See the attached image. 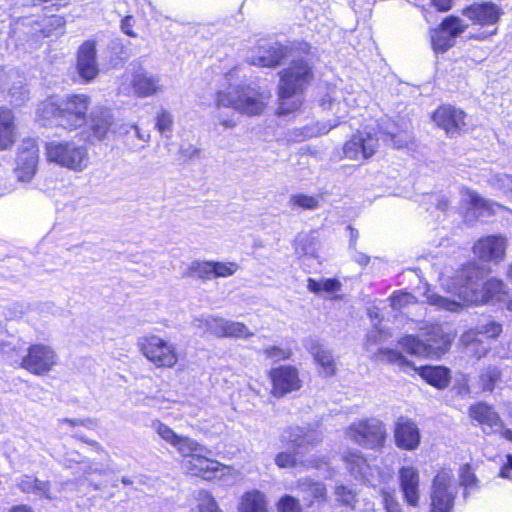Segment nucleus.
<instances>
[{
    "mask_svg": "<svg viewBox=\"0 0 512 512\" xmlns=\"http://www.w3.org/2000/svg\"><path fill=\"white\" fill-rule=\"evenodd\" d=\"M486 269L476 263L470 262L457 270L453 276L442 279L443 287L458 297V300L450 299L436 293L427 292L425 297L428 304L439 310L459 312L468 304H484L490 300H500L505 294V284L491 278L484 284H480Z\"/></svg>",
    "mask_w": 512,
    "mask_h": 512,
    "instance_id": "nucleus-1",
    "label": "nucleus"
},
{
    "mask_svg": "<svg viewBox=\"0 0 512 512\" xmlns=\"http://www.w3.org/2000/svg\"><path fill=\"white\" fill-rule=\"evenodd\" d=\"M270 94L251 85L229 86L215 95V107L232 108L246 116H257L264 112Z\"/></svg>",
    "mask_w": 512,
    "mask_h": 512,
    "instance_id": "nucleus-2",
    "label": "nucleus"
},
{
    "mask_svg": "<svg viewBox=\"0 0 512 512\" xmlns=\"http://www.w3.org/2000/svg\"><path fill=\"white\" fill-rule=\"evenodd\" d=\"M328 99H322V106L331 110L338 120L333 122H315L307 124L302 128L291 131V138L296 142L324 135L339 124V120L346 117L349 109L357 105V98L354 92H347L343 89L333 88Z\"/></svg>",
    "mask_w": 512,
    "mask_h": 512,
    "instance_id": "nucleus-3",
    "label": "nucleus"
},
{
    "mask_svg": "<svg viewBox=\"0 0 512 512\" xmlns=\"http://www.w3.org/2000/svg\"><path fill=\"white\" fill-rule=\"evenodd\" d=\"M311 77V68L303 60L293 61L280 73L279 114H288L300 107L302 91Z\"/></svg>",
    "mask_w": 512,
    "mask_h": 512,
    "instance_id": "nucleus-4",
    "label": "nucleus"
},
{
    "mask_svg": "<svg viewBox=\"0 0 512 512\" xmlns=\"http://www.w3.org/2000/svg\"><path fill=\"white\" fill-rule=\"evenodd\" d=\"M419 330V336L423 339L406 335L398 342L409 354L419 357H438L449 349L452 337L444 332L441 325L424 324Z\"/></svg>",
    "mask_w": 512,
    "mask_h": 512,
    "instance_id": "nucleus-5",
    "label": "nucleus"
},
{
    "mask_svg": "<svg viewBox=\"0 0 512 512\" xmlns=\"http://www.w3.org/2000/svg\"><path fill=\"white\" fill-rule=\"evenodd\" d=\"M376 358L379 361L393 364L406 373L409 370L417 372L423 380L437 389L446 388L451 380L448 368L443 366L415 367L402 353L394 349H381L377 353Z\"/></svg>",
    "mask_w": 512,
    "mask_h": 512,
    "instance_id": "nucleus-6",
    "label": "nucleus"
},
{
    "mask_svg": "<svg viewBox=\"0 0 512 512\" xmlns=\"http://www.w3.org/2000/svg\"><path fill=\"white\" fill-rule=\"evenodd\" d=\"M45 149L49 162L75 172H82L88 166L89 155L85 145L54 140L48 142Z\"/></svg>",
    "mask_w": 512,
    "mask_h": 512,
    "instance_id": "nucleus-7",
    "label": "nucleus"
},
{
    "mask_svg": "<svg viewBox=\"0 0 512 512\" xmlns=\"http://www.w3.org/2000/svg\"><path fill=\"white\" fill-rule=\"evenodd\" d=\"M354 443L370 449L384 447L387 438L386 425L377 418H364L352 422L345 432Z\"/></svg>",
    "mask_w": 512,
    "mask_h": 512,
    "instance_id": "nucleus-8",
    "label": "nucleus"
},
{
    "mask_svg": "<svg viewBox=\"0 0 512 512\" xmlns=\"http://www.w3.org/2000/svg\"><path fill=\"white\" fill-rule=\"evenodd\" d=\"M137 345L143 356L157 368H173L179 360L176 345L158 335L144 336Z\"/></svg>",
    "mask_w": 512,
    "mask_h": 512,
    "instance_id": "nucleus-9",
    "label": "nucleus"
},
{
    "mask_svg": "<svg viewBox=\"0 0 512 512\" xmlns=\"http://www.w3.org/2000/svg\"><path fill=\"white\" fill-rule=\"evenodd\" d=\"M379 131L375 128H365L354 133L343 146L344 157L350 160L364 162L371 158L379 148Z\"/></svg>",
    "mask_w": 512,
    "mask_h": 512,
    "instance_id": "nucleus-10",
    "label": "nucleus"
},
{
    "mask_svg": "<svg viewBox=\"0 0 512 512\" xmlns=\"http://www.w3.org/2000/svg\"><path fill=\"white\" fill-rule=\"evenodd\" d=\"M451 470H440L433 479L431 492V512H451L457 495Z\"/></svg>",
    "mask_w": 512,
    "mask_h": 512,
    "instance_id": "nucleus-11",
    "label": "nucleus"
},
{
    "mask_svg": "<svg viewBox=\"0 0 512 512\" xmlns=\"http://www.w3.org/2000/svg\"><path fill=\"white\" fill-rule=\"evenodd\" d=\"M59 364V356L55 349L46 344H33L22 358L21 367L28 372L43 376L51 372Z\"/></svg>",
    "mask_w": 512,
    "mask_h": 512,
    "instance_id": "nucleus-12",
    "label": "nucleus"
},
{
    "mask_svg": "<svg viewBox=\"0 0 512 512\" xmlns=\"http://www.w3.org/2000/svg\"><path fill=\"white\" fill-rule=\"evenodd\" d=\"M90 103V97L85 94L67 96L62 101L60 126L69 130L82 127L87 121V111Z\"/></svg>",
    "mask_w": 512,
    "mask_h": 512,
    "instance_id": "nucleus-13",
    "label": "nucleus"
},
{
    "mask_svg": "<svg viewBox=\"0 0 512 512\" xmlns=\"http://www.w3.org/2000/svg\"><path fill=\"white\" fill-rule=\"evenodd\" d=\"M468 27L458 17L450 16L443 20L439 28L431 31L432 48L436 53H445L454 46L455 38Z\"/></svg>",
    "mask_w": 512,
    "mask_h": 512,
    "instance_id": "nucleus-14",
    "label": "nucleus"
},
{
    "mask_svg": "<svg viewBox=\"0 0 512 512\" xmlns=\"http://www.w3.org/2000/svg\"><path fill=\"white\" fill-rule=\"evenodd\" d=\"M39 149L34 139H24L18 148L15 175L18 181L27 183L34 177L38 166Z\"/></svg>",
    "mask_w": 512,
    "mask_h": 512,
    "instance_id": "nucleus-15",
    "label": "nucleus"
},
{
    "mask_svg": "<svg viewBox=\"0 0 512 512\" xmlns=\"http://www.w3.org/2000/svg\"><path fill=\"white\" fill-rule=\"evenodd\" d=\"M507 244L502 235H488L478 239L472 250L480 261L498 264L505 259Z\"/></svg>",
    "mask_w": 512,
    "mask_h": 512,
    "instance_id": "nucleus-16",
    "label": "nucleus"
},
{
    "mask_svg": "<svg viewBox=\"0 0 512 512\" xmlns=\"http://www.w3.org/2000/svg\"><path fill=\"white\" fill-rule=\"evenodd\" d=\"M152 428L162 440L175 447L186 459L204 451L203 445L189 437L176 434L169 426L159 420L152 422Z\"/></svg>",
    "mask_w": 512,
    "mask_h": 512,
    "instance_id": "nucleus-17",
    "label": "nucleus"
},
{
    "mask_svg": "<svg viewBox=\"0 0 512 512\" xmlns=\"http://www.w3.org/2000/svg\"><path fill=\"white\" fill-rule=\"evenodd\" d=\"M269 377L272 382V394L276 397H283L302 387L299 372L296 367L291 365H282L271 369Z\"/></svg>",
    "mask_w": 512,
    "mask_h": 512,
    "instance_id": "nucleus-18",
    "label": "nucleus"
},
{
    "mask_svg": "<svg viewBox=\"0 0 512 512\" xmlns=\"http://www.w3.org/2000/svg\"><path fill=\"white\" fill-rule=\"evenodd\" d=\"M287 55V48L275 41L262 40L257 48L251 51L248 62L259 67H275Z\"/></svg>",
    "mask_w": 512,
    "mask_h": 512,
    "instance_id": "nucleus-19",
    "label": "nucleus"
},
{
    "mask_svg": "<svg viewBox=\"0 0 512 512\" xmlns=\"http://www.w3.org/2000/svg\"><path fill=\"white\" fill-rule=\"evenodd\" d=\"M76 70L85 82L93 81L99 74L96 42L87 40L82 43L76 55Z\"/></svg>",
    "mask_w": 512,
    "mask_h": 512,
    "instance_id": "nucleus-20",
    "label": "nucleus"
},
{
    "mask_svg": "<svg viewBox=\"0 0 512 512\" xmlns=\"http://www.w3.org/2000/svg\"><path fill=\"white\" fill-rule=\"evenodd\" d=\"M211 451L204 447V451L195 454V456L183 461V468L187 473L193 476L211 480L217 477V473L224 469V466L218 461L212 460L209 456Z\"/></svg>",
    "mask_w": 512,
    "mask_h": 512,
    "instance_id": "nucleus-21",
    "label": "nucleus"
},
{
    "mask_svg": "<svg viewBox=\"0 0 512 512\" xmlns=\"http://www.w3.org/2000/svg\"><path fill=\"white\" fill-rule=\"evenodd\" d=\"M393 434L396 446L402 450L414 451L420 445V430L417 424L409 418H398L394 425Z\"/></svg>",
    "mask_w": 512,
    "mask_h": 512,
    "instance_id": "nucleus-22",
    "label": "nucleus"
},
{
    "mask_svg": "<svg viewBox=\"0 0 512 512\" xmlns=\"http://www.w3.org/2000/svg\"><path fill=\"white\" fill-rule=\"evenodd\" d=\"M433 121L442 128L447 135L454 136L459 133L465 123V113L450 105L439 107L433 114Z\"/></svg>",
    "mask_w": 512,
    "mask_h": 512,
    "instance_id": "nucleus-23",
    "label": "nucleus"
},
{
    "mask_svg": "<svg viewBox=\"0 0 512 512\" xmlns=\"http://www.w3.org/2000/svg\"><path fill=\"white\" fill-rule=\"evenodd\" d=\"M462 202L468 205L466 218L469 219L470 215L474 219L479 217H487L498 213L504 207L498 203L491 202L482 198L476 192L469 189L461 190Z\"/></svg>",
    "mask_w": 512,
    "mask_h": 512,
    "instance_id": "nucleus-24",
    "label": "nucleus"
},
{
    "mask_svg": "<svg viewBox=\"0 0 512 512\" xmlns=\"http://www.w3.org/2000/svg\"><path fill=\"white\" fill-rule=\"evenodd\" d=\"M347 469L350 474L359 481L376 486L379 478V471L371 467L366 459L358 452H352L344 457Z\"/></svg>",
    "mask_w": 512,
    "mask_h": 512,
    "instance_id": "nucleus-25",
    "label": "nucleus"
},
{
    "mask_svg": "<svg viewBox=\"0 0 512 512\" xmlns=\"http://www.w3.org/2000/svg\"><path fill=\"white\" fill-rule=\"evenodd\" d=\"M463 14L472 21L486 26L495 25L499 21L503 11L494 3L484 2L467 7L463 11Z\"/></svg>",
    "mask_w": 512,
    "mask_h": 512,
    "instance_id": "nucleus-26",
    "label": "nucleus"
},
{
    "mask_svg": "<svg viewBox=\"0 0 512 512\" xmlns=\"http://www.w3.org/2000/svg\"><path fill=\"white\" fill-rule=\"evenodd\" d=\"M14 74H8L0 70V86H9L7 91V101L14 107L24 105L30 97L29 90L25 87L23 81Z\"/></svg>",
    "mask_w": 512,
    "mask_h": 512,
    "instance_id": "nucleus-27",
    "label": "nucleus"
},
{
    "mask_svg": "<svg viewBox=\"0 0 512 512\" xmlns=\"http://www.w3.org/2000/svg\"><path fill=\"white\" fill-rule=\"evenodd\" d=\"M400 487L406 502L411 506L419 503V473L414 467H403L399 471Z\"/></svg>",
    "mask_w": 512,
    "mask_h": 512,
    "instance_id": "nucleus-28",
    "label": "nucleus"
},
{
    "mask_svg": "<svg viewBox=\"0 0 512 512\" xmlns=\"http://www.w3.org/2000/svg\"><path fill=\"white\" fill-rule=\"evenodd\" d=\"M469 415L472 419L477 421L484 429L488 428L492 432H497L501 429V419L499 414L493 407L479 402L470 406Z\"/></svg>",
    "mask_w": 512,
    "mask_h": 512,
    "instance_id": "nucleus-29",
    "label": "nucleus"
},
{
    "mask_svg": "<svg viewBox=\"0 0 512 512\" xmlns=\"http://www.w3.org/2000/svg\"><path fill=\"white\" fill-rule=\"evenodd\" d=\"M16 130L13 112L6 107H0V150H7L14 144Z\"/></svg>",
    "mask_w": 512,
    "mask_h": 512,
    "instance_id": "nucleus-30",
    "label": "nucleus"
},
{
    "mask_svg": "<svg viewBox=\"0 0 512 512\" xmlns=\"http://www.w3.org/2000/svg\"><path fill=\"white\" fill-rule=\"evenodd\" d=\"M133 91L140 97H147L162 92L159 78L146 72H136L131 80Z\"/></svg>",
    "mask_w": 512,
    "mask_h": 512,
    "instance_id": "nucleus-31",
    "label": "nucleus"
},
{
    "mask_svg": "<svg viewBox=\"0 0 512 512\" xmlns=\"http://www.w3.org/2000/svg\"><path fill=\"white\" fill-rule=\"evenodd\" d=\"M308 349L312 354L315 362L320 367V374L324 375L325 377L334 376L337 367L332 352L314 341L311 342V345Z\"/></svg>",
    "mask_w": 512,
    "mask_h": 512,
    "instance_id": "nucleus-32",
    "label": "nucleus"
},
{
    "mask_svg": "<svg viewBox=\"0 0 512 512\" xmlns=\"http://www.w3.org/2000/svg\"><path fill=\"white\" fill-rule=\"evenodd\" d=\"M114 118L110 109L98 107L91 112V131L97 140H103L111 126Z\"/></svg>",
    "mask_w": 512,
    "mask_h": 512,
    "instance_id": "nucleus-33",
    "label": "nucleus"
},
{
    "mask_svg": "<svg viewBox=\"0 0 512 512\" xmlns=\"http://www.w3.org/2000/svg\"><path fill=\"white\" fill-rule=\"evenodd\" d=\"M237 512H268V501L259 490L245 492L239 499Z\"/></svg>",
    "mask_w": 512,
    "mask_h": 512,
    "instance_id": "nucleus-34",
    "label": "nucleus"
},
{
    "mask_svg": "<svg viewBox=\"0 0 512 512\" xmlns=\"http://www.w3.org/2000/svg\"><path fill=\"white\" fill-rule=\"evenodd\" d=\"M461 344L467 350V353L476 357L477 359H481L486 356L489 352V346L485 345L479 339V332L474 331V329H469L464 332L460 338Z\"/></svg>",
    "mask_w": 512,
    "mask_h": 512,
    "instance_id": "nucleus-35",
    "label": "nucleus"
},
{
    "mask_svg": "<svg viewBox=\"0 0 512 512\" xmlns=\"http://www.w3.org/2000/svg\"><path fill=\"white\" fill-rule=\"evenodd\" d=\"M17 486L24 493H32L39 497L51 499L49 494L50 484L47 481H41L33 476L24 475L18 480Z\"/></svg>",
    "mask_w": 512,
    "mask_h": 512,
    "instance_id": "nucleus-36",
    "label": "nucleus"
},
{
    "mask_svg": "<svg viewBox=\"0 0 512 512\" xmlns=\"http://www.w3.org/2000/svg\"><path fill=\"white\" fill-rule=\"evenodd\" d=\"M297 487L304 495L305 500H309L310 503L313 500L324 499L326 496V487L323 483L314 482L311 479L305 478L300 479L297 483Z\"/></svg>",
    "mask_w": 512,
    "mask_h": 512,
    "instance_id": "nucleus-37",
    "label": "nucleus"
},
{
    "mask_svg": "<svg viewBox=\"0 0 512 512\" xmlns=\"http://www.w3.org/2000/svg\"><path fill=\"white\" fill-rule=\"evenodd\" d=\"M184 277H193L202 281L213 279V261H193L183 273Z\"/></svg>",
    "mask_w": 512,
    "mask_h": 512,
    "instance_id": "nucleus-38",
    "label": "nucleus"
},
{
    "mask_svg": "<svg viewBox=\"0 0 512 512\" xmlns=\"http://www.w3.org/2000/svg\"><path fill=\"white\" fill-rule=\"evenodd\" d=\"M196 505L190 512H223L215 498L206 490H199L195 493Z\"/></svg>",
    "mask_w": 512,
    "mask_h": 512,
    "instance_id": "nucleus-39",
    "label": "nucleus"
},
{
    "mask_svg": "<svg viewBox=\"0 0 512 512\" xmlns=\"http://www.w3.org/2000/svg\"><path fill=\"white\" fill-rule=\"evenodd\" d=\"M500 378L501 370L497 366H488L479 375V386L483 391L492 392Z\"/></svg>",
    "mask_w": 512,
    "mask_h": 512,
    "instance_id": "nucleus-40",
    "label": "nucleus"
},
{
    "mask_svg": "<svg viewBox=\"0 0 512 512\" xmlns=\"http://www.w3.org/2000/svg\"><path fill=\"white\" fill-rule=\"evenodd\" d=\"M295 252L299 256L315 257L317 255V241L308 234H301L295 240Z\"/></svg>",
    "mask_w": 512,
    "mask_h": 512,
    "instance_id": "nucleus-41",
    "label": "nucleus"
},
{
    "mask_svg": "<svg viewBox=\"0 0 512 512\" xmlns=\"http://www.w3.org/2000/svg\"><path fill=\"white\" fill-rule=\"evenodd\" d=\"M37 112L44 119H56L57 124L60 126V114L62 113V103L58 105L51 99L45 100L39 104Z\"/></svg>",
    "mask_w": 512,
    "mask_h": 512,
    "instance_id": "nucleus-42",
    "label": "nucleus"
},
{
    "mask_svg": "<svg viewBox=\"0 0 512 512\" xmlns=\"http://www.w3.org/2000/svg\"><path fill=\"white\" fill-rule=\"evenodd\" d=\"M320 196L306 194H293L290 197V204L305 210H315L320 205Z\"/></svg>",
    "mask_w": 512,
    "mask_h": 512,
    "instance_id": "nucleus-43",
    "label": "nucleus"
},
{
    "mask_svg": "<svg viewBox=\"0 0 512 512\" xmlns=\"http://www.w3.org/2000/svg\"><path fill=\"white\" fill-rule=\"evenodd\" d=\"M379 135H381L384 142L390 143L395 148H402L410 141V136L407 133H395L393 130L380 128Z\"/></svg>",
    "mask_w": 512,
    "mask_h": 512,
    "instance_id": "nucleus-44",
    "label": "nucleus"
},
{
    "mask_svg": "<svg viewBox=\"0 0 512 512\" xmlns=\"http://www.w3.org/2000/svg\"><path fill=\"white\" fill-rule=\"evenodd\" d=\"M199 322V327H204L207 332L217 336L224 337L225 328H226V319L223 318H214L209 317L206 319L197 320Z\"/></svg>",
    "mask_w": 512,
    "mask_h": 512,
    "instance_id": "nucleus-45",
    "label": "nucleus"
},
{
    "mask_svg": "<svg viewBox=\"0 0 512 512\" xmlns=\"http://www.w3.org/2000/svg\"><path fill=\"white\" fill-rule=\"evenodd\" d=\"M304 428L293 426L286 429L281 435V441L291 444L294 448H303Z\"/></svg>",
    "mask_w": 512,
    "mask_h": 512,
    "instance_id": "nucleus-46",
    "label": "nucleus"
},
{
    "mask_svg": "<svg viewBox=\"0 0 512 512\" xmlns=\"http://www.w3.org/2000/svg\"><path fill=\"white\" fill-rule=\"evenodd\" d=\"M489 183L493 188L502 191L512 200V176L505 173H498L489 179Z\"/></svg>",
    "mask_w": 512,
    "mask_h": 512,
    "instance_id": "nucleus-47",
    "label": "nucleus"
},
{
    "mask_svg": "<svg viewBox=\"0 0 512 512\" xmlns=\"http://www.w3.org/2000/svg\"><path fill=\"white\" fill-rule=\"evenodd\" d=\"M224 337H237V338H249L253 336V333L248 327L241 323L231 320H227Z\"/></svg>",
    "mask_w": 512,
    "mask_h": 512,
    "instance_id": "nucleus-48",
    "label": "nucleus"
},
{
    "mask_svg": "<svg viewBox=\"0 0 512 512\" xmlns=\"http://www.w3.org/2000/svg\"><path fill=\"white\" fill-rule=\"evenodd\" d=\"M239 269L235 262L213 261V278H226L234 275Z\"/></svg>",
    "mask_w": 512,
    "mask_h": 512,
    "instance_id": "nucleus-49",
    "label": "nucleus"
},
{
    "mask_svg": "<svg viewBox=\"0 0 512 512\" xmlns=\"http://www.w3.org/2000/svg\"><path fill=\"white\" fill-rule=\"evenodd\" d=\"M274 462L279 468H294L300 464L296 451L279 452L275 455Z\"/></svg>",
    "mask_w": 512,
    "mask_h": 512,
    "instance_id": "nucleus-50",
    "label": "nucleus"
},
{
    "mask_svg": "<svg viewBox=\"0 0 512 512\" xmlns=\"http://www.w3.org/2000/svg\"><path fill=\"white\" fill-rule=\"evenodd\" d=\"M336 500L347 506H353L356 501V493L343 485H337L334 491Z\"/></svg>",
    "mask_w": 512,
    "mask_h": 512,
    "instance_id": "nucleus-51",
    "label": "nucleus"
},
{
    "mask_svg": "<svg viewBox=\"0 0 512 512\" xmlns=\"http://www.w3.org/2000/svg\"><path fill=\"white\" fill-rule=\"evenodd\" d=\"M460 484L465 487V490L477 487L478 480L472 471L469 464H465L460 469Z\"/></svg>",
    "mask_w": 512,
    "mask_h": 512,
    "instance_id": "nucleus-52",
    "label": "nucleus"
},
{
    "mask_svg": "<svg viewBox=\"0 0 512 512\" xmlns=\"http://www.w3.org/2000/svg\"><path fill=\"white\" fill-rule=\"evenodd\" d=\"M277 509L279 512H302L299 501L290 495H285L280 498Z\"/></svg>",
    "mask_w": 512,
    "mask_h": 512,
    "instance_id": "nucleus-53",
    "label": "nucleus"
},
{
    "mask_svg": "<svg viewBox=\"0 0 512 512\" xmlns=\"http://www.w3.org/2000/svg\"><path fill=\"white\" fill-rule=\"evenodd\" d=\"M474 331L479 332L480 335H485L487 338H496L502 332V326L495 321H488L479 325Z\"/></svg>",
    "mask_w": 512,
    "mask_h": 512,
    "instance_id": "nucleus-54",
    "label": "nucleus"
},
{
    "mask_svg": "<svg viewBox=\"0 0 512 512\" xmlns=\"http://www.w3.org/2000/svg\"><path fill=\"white\" fill-rule=\"evenodd\" d=\"M263 354L266 358L279 361L289 359L291 356V351L288 349H283L279 346H268L263 350Z\"/></svg>",
    "mask_w": 512,
    "mask_h": 512,
    "instance_id": "nucleus-55",
    "label": "nucleus"
},
{
    "mask_svg": "<svg viewBox=\"0 0 512 512\" xmlns=\"http://www.w3.org/2000/svg\"><path fill=\"white\" fill-rule=\"evenodd\" d=\"M391 306L394 309H402L410 304L415 303V297L410 293H399L391 296Z\"/></svg>",
    "mask_w": 512,
    "mask_h": 512,
    "instance_id": "nucleus-56",
    "label": "nucleus"
},
{
    "mask_svg": "<svg viewBox=\"0 0 512 512\" xmlns=\"http://www.w3.org/2000/svg\"><path fill=\"white\" fill-rule=\"evenodd\" d=\"M173 123L172 116L167 111H162L157 116L156 127L161 134H164L171 130Z\"/></svg>",
    "mask_w": 512,
    "mask_h": 512,
    "instance_id": "nucleus-57",
    "label": "nucleus"
},
{
    "mask_svg": "<svg viewBox=\"0 0 512 512\" xmlns=\"http://www.w3.org/2000/svg\"><path fill=\"white\" fill-rule=\"evenodd\" d=\"M390 334L374 324L373 329L367 334V344H378L385 341Z\"/></svg>",
    "mask_w": 512,
    "mask_h": 512,
    "instance_id": "nucleus-58",
    "label": "nucleus"
},
{
    "mask_svg": "<svg viewBox=\"0 0 512 512\" xmlns=\"http://www.w3.org/2000/svg\"><path fill=\"white\" fill-rule=\"evenodd\" d=\"M374 5V0H353L352 1V8L354 11L363 16L366 17L369 15V13L372 11Z\"/></svg>",
    "mask_w": 512,
    "mask_h": 512,
    "instance_id": "nucleus-59",
    "label": "nucleus"
},
{
    "mask_svg": "<svg viewBox=\"0 0 512 512\" xmlns=\"http://www.w3.org/2000/svg\"><path fill=\"white\" fill-rule=\"evenodd\" d=\"M179 152L184 160H195L201 156V150L192 144H182Z\"/></svg>",
    "mask_w": 512,
    "mask_h": 512,
    "instance_id": "nucleus-60",
    "label": "nucleus"
},
{
    "mask_svg": "<svg viewBox=\"0 0 512 512\" xmlns=\"http://www.w3.org/2000/svg\"><path fill=\"white\" fill-rule=\"evenodd\" d=\"M67 1L68 0H24V6L48 8L50 6H62Z\"/></svg>",
    "mask_w": 512,
    "mask_h": 512,
    "instance_id": "nucleus-61",
    "label": "nucleus"
},
{
    "mask_svg": "<svg viewBox=\"0 0 512 512\" xmlns=\"http://www.w3.org/2000/svg\"><path fill=\"white\" fill-rule=\"evenodd\" d=\"M430 205L431 206L428 208L429 210L432 207H435L440 212L445 213L450 206V201L448 198H446L444 196H436L435 195V196L430 197Z\"/></svg>",
    "mask_w": 512,
    "mask_h": 512,
    "instance_id": "nucleus-62",
    "label": "nucleus"
},
{
    "mask_svg": "<svg viewBox=\"0 0 512 512\" xmlns=\"http://www.w3.org/2000/svg\"><path fill=\"white\" fill-rule=\"evenodd\" d=\"M322 441L321 433L308 431L304 428L303 447H314Z\"/></svg>",
    "mask_w": 512,
    "mask_h": 512,
    "instance_id": "nucleus-63",
    "label": "nucleus"
},
{
    "mask_svg": "<svg viewBox=\"0 0 512 512\" xmlns=\"http://www.w3.org/2000/svg\"><path fill=\"white\" fill-rule=\"evenodd\" d=\"M383 501L386 512H401L400 504L394 499L392 495L384 493Z\"/></svg>",
    "mask_w": 512,
    "mask_h": 512,
    "instance_id": "nucleus-64",
    "label": "nucleus"
}]
</instances>
